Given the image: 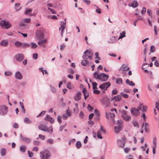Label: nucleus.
<instances>
[{
  "mask_svg": "<svg viewBox=\"0 0 159 159\" xmlns=\"http://www.w3.org/2000/svg\"><path fill=\"white\" fill-rule=\"evenodd\" d=\"M93 75L94 78L103 81H107L109 77L108 75L104 73H101L98 74L97 72H95Z\"/></svg>",
  "mask_w": 159,
  "mask_h": 159,
  "instance_id": "1",
  "label": "nucleus"
},
{
  "mask_svg": "<svg viewBox=\"0 0 159 159\" xmlns=\"http://www.w3.org/2000/svg\"><path fill=\"white\" fill-rule=\"evenodd\" d=\"M41 159H50L51 154L50 152L47 150H45L40 152Z\"/></svg>",
  "mask_w": 159,
  "mask_h": 159,
  "instance_id": "2",
  "label": "nucleus"
},
{
  "mask_svg": "<svg viewBox=\"0 0 159 159\" xmlns=\"http://www.w3.org/2000/svg\"><path fill=\"white\" fill-rule=\"evenodd\" d=\"M0 25L2 29L5 30L10 28L11 26L8 21L5 20L0 21Z\"/></svg>",
  "mask_w": 159,
  "mask_h": 159,
  "instance_id": "3",
  "label": "nucleus"
},
{
  "mask_svg": "<svg viewBox=\"0 0 159 159\" xmlns=\"http://www.w3.org/2000/svg\"><path fill=\"white\" fill-rule=\"evenodd\" d=\"M116 124L117 125L115 127L114 130L115 132L117 134L122 129L123 127L122 121L118 120L116 123Z\"/></svg>",
  "mask_w": 159,
  "mask_h": 159,
  "instance_id": "4",
  "label": "nucleus"
},
{
  "mask_svg": "<svg viewBox=\"0 0 159 159\" xmlns=\"http://www.w3.org/2000/svg\"><path fill=\"white\" fill-rule=\"evenodd\" d=\"M126 111L124 110H119V112L121 114V117L122 118L125 120L128 121L129 120L131 117L128 116L127 114Z\"/></svg>",
  "mask_w": 159,
  "mask_h": 159,
  "instance_id": "5",
  "label": "nucleus"
},
{
  "mask_svg": "<svg viewBox=\"0 0 159 159\" xmlns=\"http://www.w3.org/2000/svg\"><path fill=\"white\" fill-rule=\"evenodd\" d=\"M8 111V108L5 105L0 106V115L4 116L7 114Z\"/></svg>",
  "mask_w": 159,
  "mask_h": 159,
  "instance_id": "6",
  "label": "nucleus"
},
{
  "mask_svg": "<svg viewBox=\"0 0 159 159\" xmlns=\"http://www.w3.org/2000/svg\"><path fill=\"white\" fill-rule=\"evenodd\" d=\"M16 60L18 62H21L24 58V56L22 53H18L15 56Z\"/></svg>",
  "mask_w": 159,
  "mask_h": 159,
  "instance_id": "7",
  "label": "nucleus"
},
{
  "mask_svg": "<svg viewBox=\"0 0 159 159\" xmlns=\"http://www.w3.org/2000/svg\"><path fill=\"white\" fill-rule=\"evenodd\" d=\"M110 100L109 98H103L102 99L101 102L102 104L104 105L105 107H108L110 104Z\"/></svg>",
  "mask_w": 159,
  "mask_h": 159,
  "instance_id": "8",
  "label": "nucleus"
},
{
  "mask_svg": "<svg viewBox=\"0 0 159 159\" xmlns=\"http://www.w3.org/2000/svg\"><path fill=\"white\" fill-rule=\"evenodd\" d=\"M111 85V83L109 82H108L100 85L99 88L105 90H106L108 88L110 87Z\"/></svg>",
  "mask_w": 159,
  "mask_h": 159,
  "instance_id": "9",
  "label": "nucleus"
},
{
  "mask_svg": "<svg viewBox=\"0 0 159 159\" xmlns=\"http://www.w3.org/2000/svg\"><path fill=\"white\" fill-rule=\"evenodd\" d=\"M35 35L37 37L40 39H42L44 37L43 33L40 30H38L36 31Z\"/></svg>",
  "mask_w": 159,
  "mask_h": 159,
  "instance_id": "10",
  "label": "nucleus"
},
{
  "mask_svg": "<svg viewBox=\"0 0 159 159\" xmlns=\"http://www.w3.org/2000/svg\"><path fill=\"white\" fill-rule=\"evenodd\" d=\"M130 112L132 114L135 116H137L139 114L138 110L135 107H132L131 108Z\"/></svg>",
  "mask_w": 159,
  "mask_h": 159,
  "instance_id": "11",
  "label": "nucleus"
},
{
  "mask_svg": "<svg viewBox=\"0 0 159 159\" xmlns=\"http://www.w3.org/2000/svg\"><path fill=\"white\" fill-rule=\"evenodd\" d=\"M20 137L21 140L27 143H30L31 141L30 139L23 137L21 134H20Z\"/></svg>",
  "mask_w": 159,
  "mask_h": 159,
  "instance_id": "12",
  "label": "nucleus"
},
{
  "mask_svg": "<svg viewBox=\"0 0 159 159\" xmlns=\"http://www.w3.org/2000/svg\"><path fill=\"white\" fill-rule=\"evenodd\" d=\"M15 76L16 79L18 80H21L23 78V75L19 71H17L15 73Z\"/></svg>",
  "mask_w": 159,
  "mask_h": 159,
  "instance_id": "13",
  "label": "nucleus"
},
{
  "mask_svg": "<svg viewBox=\"0 0 159 159\" xmlns=\"http://www.w3.org/2000/svg\"><path fill=\"white\" fill-rule=\"evenodd\" d=\"M44 120L49 121L51 124L53 123L54 121V119L48 114L46 115Z\"/></svg>",
  "mask_w": 159,
  "mask_h": 159,
  "instance_id": "14",
  "label": "nucleus"
},
{
  "mask_svg": "<svg viewBox=\"0 0 159 159\" xmlns=\"http://www.w3.org/2000/svg\"><path fill=\"white\" fill-rule=\"evenodd\" d=\"M117 143L118 147L124 148L125 145V143L121 140L118 139L117 140Z\"/></svg>",
  "mask_w": 159,
  "mask_h": 159,
  "instance_id": "15",
  "label": "nucleus"
},
{
  "mask_svg": "<svg viewBox=\"0 0 159 159\" xmlns=\"http://www.w3.org/2000/svg\"><path fill=\"white\" fill-rule=\"evenodd\" d=\"M90 51L87 50L84 52V55L82 56L83 59H87L88 56L90 54Z\"/></svg>",
  "mask_w": 159,
  "mask_h": 159,
  "instance_id": "16",
  "label": "nucleus"
},
{
  "mask_svg": "<svg viewBox=\"0 0 159 159\" xmlns=\"http://www.w3.org/2000/svg\"><path fill=\"white\" fill-rule=\"evenodd\" d=\"M123 92H121L120 95H118L116 96H115L113 97V98H114V100L116 102H119L122 98L121 95L122 94Z\"/></svg>",
  "mask_w": 159,
  "mask_h": 159,
  "instance_id": "17",
  "label": "nucleus"
},
{
  "mask_svg": "<svg viewBox=\"0 0 159 159\" xmlns=\"http://www.w3.org/2000/svg\"><path fill=\"white\" fill-rule=\"evenodd\" d=\"M81 94V93L80 92H77L75 96L74 97V99L76 101H79L81 98V97L80 96V95Z\"/></svg>",
  "mask_w": 159,
  "mask_h": 159,
  "instance_id": "18",
  "label": "nucleus"
},
{
  "mask_svg": "<svg viewBox=\"0 0 159 159\" xmlns=\"http://www.w3.org/2000/svg\"><path fill=\"white\" fill-rule=\"evenodd\" d=\"M82 92L84 93V99L85 100H86V98L89 96V93L88 92L87 89L84 88L82 90Z\"/></svg>",
  "mask_w": 159,
  "mask_h": 159,
  "instance_id": "19",
  "label": "nucleus"
},
{
  "mask_svg": "<svg viewBox=\"0 0 159 159\" xmlns=\"http://www.w3.org/2000/svg\"><path fill=\"white\" fill-rule=\"evenodd\" d=\"M116 41V36H112L110 38L109 40L107 41V43H115Z\"/></svg>",
  "mask_w": 159,
  "mask_h": 159,
  "instance_id": "20",
  "label": "nucleus"
},
{
  "mask_svg": "<svg viewBox=\"0 0 159 159\" xmlns=\"http://www.w3.org/2000/svg\"><path fill=\"white\" fill-rule=\"evenodd\" d=\"M26 148L27 147L26 146L22 145L20 148V150L21 152L24 153L26 152Z\"/></svg>",
  "mask_w": 159,
  "mask_h": 159,
  "instance_id": "21",
  "label": "nucleus"
},
{
  "mask_svg": "<svg viewBox=\"0 0 159 159\" xmlns=\"http://www.w3.org/2000/svg\"><path fill=\"white\" fill-rule=\"evenodd\" d=\"M8 41L7 40H2L0 43V45L3 47H7L8 44Z\"/></svg>",
  "mask_w": 159,
  "mask_h": 159,
  "instance_id": "22",
  "label": "nucleus"
},
{
  "mask_svg": "<svg viewBox=\"0 0 159 159\" xmlns=\"http://www.w3.org/2000/svg\"><path fill=\"white\" fill-rule=\"evenodd\" d=\"M47 41V39H45L43 40H41L38 42V44L39 45L43 47H45V45L43 44V43H45Z\"/></svg>",
  "mask_w": 159,
  "mask_h": 159,
  "instance_id": "23",
  "label": "nucleus"
},
{
  "mask_svg": "<svg viewBox=\"0 0 159 159\" xmlns=\"http://www.w3.org/2000/svg\"><path fill=\"white\" fill-rule=\"evenodd\" d=\"M81 64L83 66H85L89 64V61L87 59H84L82 60Z\"/></svg>",
  "mask_w": 159,
  "mask_h": 159,
  "instance_id": "24",
  "label": "nucleus"
},
{
  "mask_svg": "<svg viewBox=\"0 0 159 159\" xmlns=\"http://www.w3.org/2000/svg\"><path fill=\"white\" fill-rule=\"evenodd\" d=\"M106 117L108 119L109 118V116L111 118H113L115 117V115L113 113H107V112L106 113Z\"/></svg>",
  "mask_w": 159,
  "mask_h": 159,
  "instance_id": "25",
  "label": "nucleus"
},
{
  "mask_svg": "<svg viewBox=\"0 0 159 159\" xmlns=\"http://www.w3.org/2000/svg\"><path fill=\"white\" fill-rule=\"evenodd\" d=\"M46 128V126L43 124H40L38 126L39 129L43 131L45 130Z\"/></svg>",
  "mask_w": 159,
  "mask_h": 159,
  "instance_id": "26",
  "label": "nucleus"
},
{
  "mask_svg": "<svg viewBox=\"0 0 159 159\" xmlns=\"http://www.w3.org/2000/svg\"><path fill=\"white\" fill-rule=\"evenodd\" d=\"M138 5L137 1L136 0H134L132 1L131 4V6L133 8H135Z\"/></svg>",
  "mask_w": 159,
  "mask_h": 159,
  "instance_id": "27",
  "label": "nucleus"
},
{
  "mask_svg": "<svg viewBox=\"0 0 159 159\" xmlns=\"http://www.w3.org/2000/svg\"><path fill=\"white\" fill-rule=\"evenodd\" d=\"M15 7L16 11L20 10L21 8V7H20V3H16L15 4Z\"/></svg>",
  "mask_w": 159,
  "mask_h": 159,
  "instance_id": "28",
  "label": "nucleus"
},
{
  "mask_svg": "<svg viewBox=\"0 0 159 159\" xmlns=\"http://www.w3.org/2000/svg\"><path fill=\"white\" fill-rule=\"evenodd\" d=\"M44 131H46L50 134H51L53 132V130L51 127L48 128V127L46 126V128L45 129V130Z\"/></svg>",
  "mask_w": 159,
  "mask_h": 159,
  "instance_id": "29",
  "label": "nucleus"
},
{
  "mask_svg": "<svg viewBox=\"0 0 159 159\" xmlns=\"http://www.w3.org/2000/svg\"><path fill=\"white\" fill-rule=\"evenodd\" d=\"M125 82L127 84L130 86H134L135 85V84L132 81H130L129 79L126 80Z\"/></svg>",
  "mask_w": 159,
  "mask_h": 159,
  "instance_id": "30",
  "label": "nucleus"
},
{
  "mask_svg": "<svg viewBox=\"0 0 159 159\" xmlns=\"http://www.w3.org/2000/svg\"><path fill=\"white\" fill-rule=\"evenodd\" d=\"M24 122L25 123L27 124H30L32 123V121L30 120L28 118L25 117L24 119Z\"/></svg>",
  "mask_w": 159,
  "mask_h": 159,
  "instance_id": "31",
  "label": "nucleus"
},
{
  "mask_svg": "<svg viewBox=\"0 0 159 159\" xmlns=\"http://www.w3.org/2000/svg\"><path fill=\"white\" fill-rule=\"evenodd\" d=\"M32 11L33 9L32 8H26L25 11V14L27 15H29Z\"/></svg>",
  "mask_w": 159,
  "mask_h": 159,
  "instance_id": "32",
  "label": "nucleus"
},
{
  "mask_svg": "<svg viewBox=\"0 0 159 159\" xmlns=\"http://www.w3.org/2000/svg\"><path fill=\"white\" fill-rule=\"evenodd\" d=\"M22 43L20 42L16 41L15 43V45L17 47H20L22 46Z\"/></svg>",
  "mask_w": 159,
  "mask_h": 159,
  "instance_id": "33",
  "label": "nucleus"
},
{
  "mask_svg": "<svg viewBox=\"0 0 159 159\" xmlns=\"http://www.w3.org/2000/svg\"><path fill=\"white\" fill-rule=\"evenodd\" d=\"M30 45L27 43H22V47L24 48H28L30 47Z\"/></svg>",
  "mask_w": 159,
  "mask_h": 159,
  "instance_id": "34",
  "label": "nucleus"
},
{
  "mask_svg": "<svg viewBox=\"0 0 159 159\" xmlns=\"http://www.w3.org/2000/svg\"><path fill=\"white\" fill-rule=\"evenodd\" d=\"M6 150L5 148H2L1 150V154L2 156H4L6 154Z\"/></svg>",
  "mask_w": 159,
  "mask_h": 159,
  "instance_id": "35",
  "label": "nucleus"
},
{
  "mask_svg": "<svg viewBox=\"0 0 159 159\" xmlns=\"http://www.w3.org/2000/svg\"><path fill=\"white\" fill-rule=\"evenodd\" d=\"M66 19H65L64 21L61 22V28L65 29L66 26Z\"/></svg>",
  "mask_w": 159,
  "mask_h": 159,
  "instance_id": "36",
  "label": "nucleus"
},
{
  "mask_svg": "<svg viewBox=\"0 0 159 159\" xmlns=\"http://www.w3.org/2000/svg\"><path fill=\"white\" fill-rule=\"evenodd\" d=\"M94 113L95 114V116H97L96 119L98 120H99L98 116H100L99 111L97 109H95L94 110Z\"/></svg>",
  "mask_w": 159,
  "mask_h": 159,
  "instance_id": "37",
  "label": "nucleus"
},
{
  "mask_svg": "<svg viewBox=\"0 0 159 159\" xmlns=\"http://www.w3.org/2000/svg\"><path fill=\"white\" fill-rule=\"evenodd\" d=\"M116 83L118 84H122V80L121 78H118L116 80Z\"/></svg>",
  "mask_w": 159,
  "mask_h": 159,
  "instance_id": "38",
  "label": "nucleus"
},
{
  "mask_svg": "<svg viewBox=\"0 0 159 159\" xmlns=\"http://www.w3.org/2000/svg\"><path fill=\"white\" fill-rule=\"evenodd\" d=\"M76 147L78 149L80 148L82 146V144L80 141H77L75 144Z\"/></svg>",
  "mask_w": 159,
  "mask_h": 159,
  "instance_id": "39",
  "label": "nucleus"
},
{
  "mask_svg": "<svg viewBox=\"0 0 159 159\" xmlns=\"http://www.w3.org/2000/svg\"><path fill=\"white\" fill-rule=\"evenodd\" d=\"M26 25L25 23V22L23 21V22H21L20 25L19 27L21 29L24 28V27H25Z\"/></svg>",
  "mask_w": 159,
  "mask_h": 159,
  "instance_id": "40",
  "label": "nucleus"
},
{
  "mask_svg": "<svg viewBox=\"0 0 159 159\" xmlns=\"http://www.w3.org/2000/svg\"><path fill=\"white\" fill-rule=\"evenodd\" d=\"M125 37V32L124 31L122 32V33L120 34V36L118 38V39H122Z\"/></svg>",
  "mask_w": 159,
  "mask_h": 159,
  "instance_id": "41",
  "label": "nucleus"
},
{
  "mask_svg": "<svg viewBox=\"0 0 159 159\" xmlns=\"http://www.w3.org/2000/svg\"><path fill=\"white\" fill-rule=\"evenodd\" d=\"M4 75L6 76H11L12 75V73L9 71H6L4 72Z\"/></svg>",
  "mask_w": 159,
  "mask_h": 159,
  "instance_id": "42",
  "label": "nucleus"
},
{
  "mask_svg": "<svg viewBox=\"0 0 159 159\" xmlns=\"http://www.w3.org/2000/svg\"><path fill=\"white\" fill-rule=\"evenodd\" d=\"M92 86H93V89H97L98 88L97 87V84L95 82H94L92 83Z\"/></svg>",
  "mask_w": 159,
  "mask_h": 159,
  "instance_id": "43",
  "label": "nucleus"
},
{
  "mask_svg": "<svg viewBox=\"0 0 159 159\" xmlns=\"http://www.w3.org/2000/svg\"><path fill=\"white\" fill-rule=\"evenodd\" d=\"M30 45H31V48L33 49L36 48L38 46L37 44L35 43H31Z\"/></svg>",
  "mask_w": 159,
  "mask_h": 159,
  "instance_id": "44",
  "label": "nucleus"
},
{
  "mask_svg": "<svg viewBox=\"0 0 159 159\" xmlns=\"http://www.w3.org/2000/svg\"><path fill=\"white\" fill-rule=\"evenodd\" d=\"M156 48L154 46H152L150 47V52L152 53L155 51Z\"/></svg>",
  "mask_w": 159,
  "mask_h": 159,
  "instance_id": "45",
  "label": "nucleus"
},
{
  "mask_svg": "<svg viewBox=\"0 0 159 159\" xmlns=\"http://www.w3.org/2000/svg\"><path fill=\"white\" fill-rule=\"evenodd\" d=\"M147 12L149 16L151 17H152V15L151 10L150 9H148L147 10Z\"/></svg>",
  "mask_w": 159,
  "mask_h": 159,
  "instance_id": "46",
  "label": "nucleus"
},
{
  "mask_svg": "<svg viewBox=\"0 0 159 159\" xmlns=\"http://www.w3.org/2000/svg\"><path fill=\"white\" fill-rule=\"evenodd\" d=\"M31 20L30 18H26L23 21L25 23H28L30 22Z\"/></svg>",
  "mask_w": 159,
  "mask_h": 159,
  "instance_id": "47",
  "label": "nucleus"
},
{
  "mask_svg": "<svg viewBox=\"0 0 159 159\" xmlns=\"http://www.w3.org/2000/svg\"><path fill=\"white\" fill-rule=\"evenodd\" d=\"M47 143L52 144L53 143V140L51 139H49L47 140Z\"/></svg>",
  "mask_w": 159,
  "mask_h": 159,
  "instance_id": "48",
  "label": "nucleus"
},
{
  "mask_svg": "<svg viewBox=\"0 0 159 159\" xmlns=\"http://www.w3.org/2000/svg\"><path fill=\"white\" fill-rule=\"evenodd\" d=\"M46 111H43L38 115L37 116V117L40 116H43L45 113Z\"/></svg>",
  "mask_w": 159,
  "mask_h": 159,
  "instance_id": "49",
  "label": "nucleus"
},
{
  "mask_svg": "<svg viewBox=\"0 0 159 159\" xmlns=\"http://www.w3.org/2000/svg\"><path fill=\"white\" fill-rule=\"evenodd\" d=\"M66 115L68 116V117L72 115L71 112L69 111L68 109H67L65 111Z\"/></svg>",
  "mask_w": 159,
  "mask_h": 159,
  "instance_id": "50",
  "label": "nucleus"
},
{
  "mask_svg": "<svg viewBox=\"0 0 159 159\" xmlns=\"http://www.w3.org/2000/svg\"><path fill=\"white\" fill-rule=\"evenodd\" d=\"M50 87L52 92L53 93H56V90L55 88L53 86L51 85H50Z\"/></svg>",
  "mask_w": 159,
  "mask_h": 159,
  "instance_id": "51",
  "label": "nucleus"
},
{
  "mask_svg": "<svg viewBox=\"0 0 159 159\" xmlns=\"http://www.w3.org/2000/svg\"><path fill=\"white\" fill-rule=\"evenodd\" d=\"M127 67V66L125 65V64H123L121 68H120L119 70H120L121 68H122V70L123 71H125L126 69V68Z\"/></svg>",
  "mask_w": 159,
  "mask_h": 159,
  "instance_id": "52",
  "label": "nucleus"
},
{
  "mask_svg": "<svg viewBox=\"0 0 159 159\" xmlns=\"http://www.w3.org/2000/svg\"><path fill=\"white\" fill-rule=\"evenodd\" d=\"M153 146H154V147H156V138L155 137H154L153 138Z\"/></svg>",
  "mask_w": 159,
  "mask_h": 159,
  "instance_id": "53",
  "label": "nucleus"
},
{
  "mask_svg": "<svg viewBox=\"0 0 159 159\" xmlns=\"http://www.w3.org/2000/svg\"><path fill=\"white\" fill-rule=\"evenodd\" d=\"M61 116H58L57 117V121L60 124H61Z\"/></svg>",
  "mask_w": 159,
  "mask_h": 159,
  "instance_id": "54",
  "label": "nucleus"
},
{
  "mask_svg": "<svg viewBox=\"0 0 159 159\" xmlns=\"http://www.w3.org/2000/svg\"><path fill=\"white\" fill-rule=\"evenodd\" d=\"M48 9L52 13V14H54L56 13V12L54 9H52L49 7H48Z\"/></svg>",
  "mask_w": 159,
  "mask_h": 159,
  "instance_id": "55",
  "label": "nucleus"
},
{
  "mask_svg": "<svg viewBox=\"0 0 159 159\" xmlns=\"http://www.w3.org/2000/svg\"><path fill=\"white\" fill-rule=\"evenodd\" d=\"M133 125L134 127H136L137 128H139V125L138 123L136 121H134L133 123Z\"/></svg>",
  "mask_w": 159,
  "mask_h": 159,
  "instance_id": "56",
  "label": "nucleus"
},
{
  "mask_svg": "<svg viewBox=\"0 0 159 159\" xmlns=\"http://www.w3.org/2000/svg\"><path fill=\"white\" fill-rule=\"evenodd\" d=\"M93 93L95 94H99L100 93V91L98 90L93 89Z\"/></svg>",
  "mask_w": 159,
  "mask_h": 159,
  "instance_id": "57",
  "label": "nucleus"
},
{
  "mask_svg": "<svg viewBox=\"0 0 159 159\" xmlns=\"http://www.w3.org/2000/svg\"><path fill=\"white\" fill-rule=\"evenodd\" d=\"M146 12V8L145 7H143L142 8V10L141 11V13L142 14H144Z\"/></svg>",
  "mask_w": 159,
  "mask_h": 159,
  "instance_id": "58",
  "label": "nucleus"
},
{
  "mask_svg": "<svg viewBox=\"0 0 159 159\" xmlns=\"http://www.w3.org/2000/svg\"><path fill=\"white\" fill-rule=\"evenodd\" d=\"M28 154L30 157H32L34 155L33 153L32 152H30L29 151H28Z\"/></svg>",
  "mask_w": 159,
  "mask_h": 159,
  "instance_id": "59",
  "label": "nucleus"
},
{
  "mask_svg": "<svg viewBox=\"0 0 159 159\" xmlns=\"http://www.w3.org/2000/svg\"><path fill=\"white\" fill-rule=\"evenodd\" d=\"M48 18H51V19H57V17L55 16V15H53L52 16H48Z\"/></svg>",
  "mask_w": 159,
  "mask_h": 159,
  "instance_id": "60",
  "label": "nucleus"
},
{
  "mask_svg": "<svg viewBox=\"0 0 159 159\" xmlns=\"http://www.w3.org/2000/svg\"><path fill=\"white\" fill-rule=\"evenodd\" d=\"M96 7L97 8L96 10V12L98 14H100L101 13V11L100 8L97 6H96Z\"/></svg>",
  "mask_w": 159,
  "mask_h": 159,
  "instance_id": "61",
  "label": "nucleus"
},
{
  "mask_svg": "<svg viewBox=\"0 0 159 159\" xmlns=\"http://www.w3.org/2000/svg\"><path fill=\"white\" fill-rule=\"evenodd\" d=\"M87 109L89 111H91L93 110V108L89 104L88 106Z\"/></svg>",
  "mask_w": 159,
  "mask_h": 159,
  "instance_id": "62",
  "label": "nucleus"
},
{
  "mask_svg": "<svg viewBox=\"0 0 159 159\" xmlns=\"http://www.w3.org/2000/svg\"><path fill=\"white\" fill-rule=\"evenodd\" d=\"M39 138L42 140H44L45 139V136L44 135L40 134L39 135Z\"/></svg>",
  "mask_w": 159,
  "mask_h": 159,
  "instance_id": "63",
  "label": "nucleus"
},
{
  "mask_svg": "<svg viewBox=\"0 0 159 159\" xmlns=\"http://www.w3.org/2000/svg\"><path fill=\"white\" fill-rule=\"evenodd\" d=\"M154 65L156 67L159 66V59L158 61L156 60L154 62Z\"/></svg>",
  "mask_w": 159,
  "mask_h": 159,
  "instance_id": "64",
  "label": "nucleus"
}]
</instances>
